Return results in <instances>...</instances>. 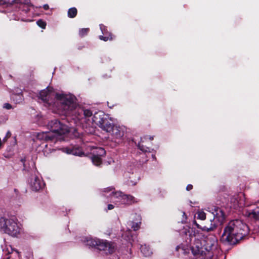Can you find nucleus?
<instances>
[{
  "mask_svg": "<svg viewBox=\"0 0 259 259\" xmlns=\"http://www.w3.org/2000/svg\"><path fill=\"white\" fill-rule=\"evenodd\" d=\"M192 188H193V186L192 185L189 184V185H187V186L186 187V190L187 191H190V190H192Z\"/></svg>",
  "mask_w": 259,
  "mask_h": 259,
  "instance_id": "nucleus-32",
  "label": "nucleus"
},
{
  "mask_svg": "<svg viewBox=\"0 0 259 259\" xmlns=\"http://www.w3.org/2000/svg\"><path fill=\"white\" fill-rule=\"evenodd\" d=\"M244 215L255 220H259V207H256L252 210H245Z\"/></svg>",
  "mask_w": 259,
  "mask_h": 259,
  "instance_id": "nucleus-14",
  "label": "nucleus"
},
{
  "mask_svg": "<svg viewBox=\"0 0 259 259\" xmlns=\"http://www.w3.org/2000/svg\"><path fill=\"white\" fill-rule=\"evenodd\" d=\"M92 119L95 124L106 132H111V129L114 126L112 122L111 118L103 112L95 113Z\"/></svg>",
  "mask_w": 259,
  "mask_h": 259,
  "instance_id": "nucleus-4",
  "label": "nucleus"
},
{
  "mask_svg": "<svg viewBox=\"0 0 259 259\" xmlns=\"http://www.w3.org/2000/svg\"><path fill=\"white\" fill-rule=\"evenodd\" d=\"M56 135L53 134L52 132H41L37 134V139L39 140H45L46 141H52L55 142V139Z\"/></svg>",
  "mask_w": 259,
  "mask_h": 259,
  "instance_id": "nucleus-12",
  "label": "nucleus"
},
{
  "mask_svg": "<svg viewBox=\"0 0 259 259\" xmlns=\"http://www.w3.org/2000/svg\"><path fill=\"white\" fill-rule=\"evenodd\" d=\"M145 137H146V141L148 140V139H149L150 140L152 141L153 140V137H151V136H145Z\"/></svg>",
  "mask_w": 259,
  "mask_h": 259,
  "instance_id": "nucleus-34",
  "label": "nucleus"
},
{
  "mask_svg": "<svg viewBox=\"0 0 259 259\" xmlns=\"http://www.w3.org/2000/svg\"><path fill=\"white\" fill-rule=\"evenodd\" d=\"M4 108L7 109H11L12 107L9 103H5L4 105Z\"/></svg>",
  "mask_w": 259,
  "mask_h": 259,
  "instance_id": "nucleus-29",
  "label": "nucleus"
},
{
  "mask_svg": "<svg viewBox=\"0 0 259 259\" xmlns=\"http://www.w3.org/2000/svg\"><path fill=\"white\" fill-rule=\"evenodd\" d=\"M7 137H5L4 139H3V141H6L7 140Z\"/></svg>",
  "mask_w": 259,
  "mask_h": 259,
  "instance_id": "nucleus-37",
  "label": "nucleus"
},
{
  "mask_svg": "<svg viewBox=\"0 0 259 259\" xmlns=\"http://www.w3.org/2000/svg\"><path fill=\"white\" fill-rule=\"evenodd\" d=\"M48 126L50 130L49 132H52L54 135H56L55 142L60 139L61 135L65 134L70 131L68 125L62 123L57 120L51 121L49 122Z\"/></svg>",
  "mask_w": 259,
  "mask_h": 259,
  "instance_id": "nucleus-6",
  "label": "nucleus"
},
{
  "mask_svg": "<svg viewBox=\"0 0 259 259\" xmlns=\"http://www.w3.org/2000/svg\"><path fill=\"white\" fill-rule=\"evenodd\" d=\"M188 232L189 233L190 240L191 241L193 237H196V231L193 229H190Z\"/></svg>",
  "mask_w": 259,
  "mask_h": 259,
  "instance_id": "nucleus-25",
  "label": "nucleus"
},
{
  "mask_svg": "<svg viewBox=\"0 0 259 259\" xmlns=\"http://www.w3.org/2000/svg\"><path fill=\"white\" fill-rule=\"evenodd\" d=\"M249 233L247 225L239 220L230 221L225 226L221 240L224 243L235 244Z\"/></svg>",
  "mask_w": 259,
  "mask_h": 259,
  "instance_id": "nucleus-1",
  "label": "nucleus"
},
{
  "mask_svg": "<svg viewBox=\"0 0 259 259\" xmlns=\"http://www.w3.org/2000/svg\"><path fill=\"white\" fill-rule=\"evenodd\" d=\"M93 114L91 110L89 109H82L78 108L75 111V115L76 118L80 121L81 122L85 121V120L92 116Z\"/></svg>",
  "mask_w": 259,
  "mask_h": 259,
  "instance_id": "nucleus-10",
  "label": "nucleus"
},
{
  "mask_svg": "<svg viewBox=\"0 0 259 259\" xmlns=\"http://www.w3.org/2000/svg\"><path fill=\"white\" fill-rule=\"evenodd\" d=\"M99 38L101 40H103L104 41H108V40H112V37L111 35H109V36H103L102 35H100L99 36Z\"/></svg>",
  "mask_w": 259,
  "mask_h": 259,
  "instance_id": "nucleus-27",
  "label": "nucleus"
},
{
  "mask_svg": "<svg viewBox=\"0 0 259 259\" xmlns=\"http://www.w3.org/2000/svg\"><path fill=\"white\" fill-rule=\"evenodd\" d=\"M14 98H18L21 101L22 100V95L20 94L15 95L13 98L14 100Z\"/></svg>",
  "mask_w": 259,
  "mask_h": 259,
  "instance_id": "nucleus-31",
  "label": "nucleus"
},
{
  "mask_svg": "<svg viewBox=\"0 0 259 259\" xmlns=\"http://www.w3.org/2000/svg\"><path fill=\"white\" fill-rule=\"evenodd\" d=\"M212 213L214 217V223L211 224L209 227L207 226H204L201 227L199 224H198L195 220L193 221L197 228L201 229L203 231H209L212 230L218 224H221L225 220V215L223 210L219 207H215L214 208L212 211Z\"/></svg>",
  "mask_w": 259,
  "mask_h": 259,
  "instance_id": "nucleus-7",
  "label": "nucleus"
},
{
  "mask_svg": "<svg viewBox=\"0 0 259 259\" xmlns=\"http://www.w3.org/2000/svg\"><path fill=\"white\" fill-rule=\"evenodd\" d=\"M217 246V239L213 235H209L206 237L203 243V247L207 252L215 249Z\"/></svg>",
  "mask_w": 259,
  "mask_h": 259,
  "instance_id": "nucleus-9",
  "label": "nucleus"
},
{
  "mask_svg": "<svg viewBox=\"0 0 259 259\" xmlns=\"http://www.w3.org/2000/svg\"><path fill=\"white\" fill-rule=\"evenodd\" d=\"M114 208V205H112V204H108V210H111L112 209H113Z\"/></svg>",
  "mask_w": 259,
  "mask_h": 259,
  "instance_id": "nucleus-33",
  "label": "nucleus"
},
{
  "mask_svg": "<svg viewBox=\"0 0 259 259\" xmlns=\"http://www.w3.org/2000/svg\"><path fill=\"white\" fill-rule=\"evenodd\" d=\"M124 194L121 191L112 192V197L116 202L121 203V198Z\"/></svg>",
  "mask_w": 259,
  "mask_h": 259,
  "instance_id": "nucleus-18",
  "label": "nucleus"
},
{
  "mask_svg": "<svg viewBox=\"0 0 259 259\" xmlns=\"http://www.w3.org/2000/svg\"><path fill=\"white\" fill-rule=\"evenodd\" d=\"M1 145H2V140H1V139L0 138V147L1 146Z\"/></svg>",
  "mask_w": 259,
  "mask_h": 259,
  "instance_id": "nucleus-38",
  "label": "nucleus"
},
{
  "mask_svg": "<svg viewBox=\"0 0 259 259\" xmlns=\"http://www.w3.org/2000/svg\"><path fill=\"white\" fill-rule=\"evenodd\" d=\"M63 151L67 154H71L78 156H81L82 154L81 151L79 148H63Z\"/></svg>",
  "mask_w": 259,
  "mask_h": 259,
  "instance_id": "nucleus-16",
  "label": "nucleus"
},
{
  "mask_svg": "<svg viewBox=\"0 0 259 259\" xmlns=\"http://www.w3.org/2000/svg\"><path fill=\"white\" fill-rule=\"evenodd\" d=\"M87 245L103 250L106 253H112L115 250L116 246L114 243L100 240L97 238H89L86 241Z\"/></svg>",
  "mask_w": 259,
  "mask_h": 259,
  "instance_id": "nucleus-3",
  "label": "nucleus"
},
{
  "mask_svg": "<svg viewBox=\"0 0 259 259\" xmlns=\"http://www.w3.org/2000/svg\"><path fill=\"white\" fill-rule=\"evenodd\" d=\"M136 202V199L134 196L130 195L124 194L121 198V203L130 205Z\"/></svg>",
  "mask_w": 259,
  "mask_h": 259,
  "instance_id": "nucleus-15",
  "label": "nucleus"
},
{
  "mask_svg": "<svg viewBox=\"0 0 259 259\" xmlns=\"http://www.w3.org/2000/svg\"><path fill=\"white\" fill-rule=\"evenodd\" d=\"M93 154L92 157L93 162L96 165H99L102 163L101 156L105 154V151L102 148H98L93 152Z\"/></svg>",
  "mask_w": 259,
  "mask_h": 259,
  "instance_id": "nucleus-11",
  "label": "nucleus"
},
{
  "mask_svg": "<svg viewBox=\"0 0 259 259\" xmlns=\"http://www.w3.org/2000/svg\"><path fill=\"white\" fill-rule=\"evenodd\" d=\"M77 13V11L75 8H71L68 10V16L71 18H74L76 16Z\"/></svg>",
  "mask_w": 259,
  "mask_h": 259,
  "instance_id": "nucleus-21",
  "label": "nucleus"
},
{
  "mask_svg": "<svg viewBox=\"0 0 259 259\" xmlns=\"http://www.w3.org/2000/svg\"><path fill=\"white\" fill-rule=\"evenodd\" d=\"M187 219V215H186V213L184 212H183V220L182 221V222L185 223L186 222Z\"/></svg>",
  "mask_w": 259,
  "mask_h": 259,
  "instance_id": "nucleus-30",
  "label": "nucleus"
},
{
  "mask_svg": "<svg viewBox=\"0 0 259 259\" xmlns=\"http://www.w3.org/2000/svg\"><path fill=\"white\" fill-rule=\"evenodd\" d=\"M55 96L59 99L64 105V109L67 110V112L71 111L74 107V104L70 98H68L64 95H59L55 94L52 88H47L42 90L39 93L40 98L45 102H48L51 99Z\"/></svg>",
  "mask_w": 259,
  "mask_h": 259,
  "instance_id": "nucleus-2",
  "label": "nucleus"
},
{
  "mask_svg": "<svg viewBox=\"0 0 259 259\" xmlns=\"http://www.w3.org/2000/svg\"><path fill=\"white\" fill-rule=\"evenodd\" d=\"M203 246L200 247L198 245H193L192 247V252L194 255H202L203 254Z\"/></svg>",
  "mask_w": 259,
  "mask_h": 259,
  "instance_id": "nucleus-17",
  "label": "nucleus"
},
{
  "mask_svg": "<svg viewBox=\"0 0 259 259\" xmlns=\"http://www.w3.org/2000/svg\"><path fill=\"white\" fill-rule=\"evenodd\" d=\"M10 136H11V134H10V133L9 132H8V133H7V134L6 137H10Z\"/></svg>",
  "mask_w": 259,
  "mask_h": 259,
  "instance_id": "nucleus-36",
  "label": "nucleus"
},
{
  "mask_svg": "<svg viewBox=\"0 0 259 259\" xmlns=\"http://www.w3.org/2000/svg\"><path fill=\"white\" fill-rule=\"evenodd\" d=\"M111 132V139L113 141L117 143H119L122 141L125 133L124 127L114 125Z\"/></svg>",
  "mask_w": 259,
  "mask_h": 259,
  "instance_id": "nucleus-8",
  "label": "nucleus"
},
{
  "mask_svg": "<svg viewBox=\"0 0 259 259\" xmlns=\"http://www.w3.org/2000/svg\"><path fill=\"white\" fill-rule=\"evenodd\" d=\"M146 137H143L138 145L139 148L141 151L145 152L149 151L150 150V148L144 145V143L146 142Z\"/></svg>",
  "mask_w": 259,
  "mask_h": 259,
  "instance_id": "nucleus-19",
  "label": "nucleus"
},
{
  "mask_svg": "<svg viewBox=\"0 0 259 259\" xmlns=\"http://www.w3.org/2000/svg\"><path fill=\"white\" fill-rule=\"evenodd\" d=\"M115 189L113 187H107L105 188L102 191V195H104L106 194L110 193V195L112 196V192H114Z\"/></svg>",
  "mask_w": 259,
  "mask_h": 259,
  "instance_id": "nucleus-22",
  "label": "nucleus"
},
{
  "mask_svg": "<svg viewBox=\"0 0 259 259\" xmlns=\"http://www.w3.org/2000/svg\"><path fill=\"white\" fill-rule=\"evenodd\" d=\"M16 3H19V0L15 1Z\"/></svg>",
  "mask_w": 259,
  "mask_h": 259,
  "instance_id": "nucleus-39",
  "label": "nucleus"
},
{
  "mask_svg": "<svg viewBox=\"0 0 259 259\" xmlns=\"http://www.w3.org/2000/svg\"><path fill=\"white\" fill-rule=\"evenodd\" d=\"M31 188L34 191H38L44 186V183L41 180L36 176H32L30 181Z\"/></svg>",
  "mask_w": 259,
  "mask_h": 259,
  "instance_id": "nucleus-13",
  "label": "nucleus"
},
{
  "mask_svg": "<svg viewBox=\"0 0 259 259\" xmlns=\"http://www.w3.org/2000/svg\"><path fill=\"white\" fill-rule=\"evenodd\" d=\"M0 227L5 233L12 236H16L20 232V229L17 223L12 219L1 218Z\"/></svg>",
  "mask_w": 259,
  "mask_h": 259,
  "instance_id": "nucleus-5",
  "label": "nucleus"
},
{
  "mask_svg": "<svg viewBox=\"0 0 259 259\" xmlns=\"http://www.w3.org/2000/svg\"><path fill=\"white\" fill-rule=\"evenodd\" d=\"M141 250L143 254L146 256H149L152 254L151 250L146 245H142L141 246Z\"/></svg>",
  "mask_w": 259,
  "mask_h": 259,
  "instance_id": "nucleus-20",
  "label": "nucleus"
},
{
  "mask_svg": "<svg viewBox=\"0 0 259 259\" xmlns=\"http://www.w3.org/2000/svg\"><path fill=\"white\" fill-rule=\"evenodd\" d=\"M45 10H48L49 9V5L46 4V5H44V6H43Z\"/></svg>",
  "mask_w": 259,
  "mask_h": 259,
  "instance_id": "nucleus-35",
  "label": "nucleus"
},
{
  "mask_svg": "<svg viewBox=\"0 0 259 259\" xmlns=\"http://www.w3.org/2000/svg\"><path fill=\"white\" fill-rule=\"evenodd\" d=\"M197 219L201 220H204L206 219V213L202 210H198L197 212Z\"/></svg>",
  "mask_w": 259,
  "mask_h": 259,
  "instance_id": "nucleus-23",
  "label": "nucleus"
},
{
  "mask_svg": "<svg viewBox=\"0 0 259 259\" xmlns=\"http://www.w3.org/2000/svg\"><path fill=\"white\" fill-rule=\"evenodd\" d=\"M89 28H82L79 30V35L81 37L87 35L88 32H89Z\"/></svg>",
  "mask_w": 259,
  "mask_h": 259,
  "instance_id": "nucleus-24",
  "label": "nucleus"
},
{
  "mask_svg": "<svg viewBox=\"0 0 259 259\" xmlns=\"http://www.w3.org/2000/svg\"><path fill=\"white\" fill-rule=\"evenodd\" d=\"M37 24L42 28H45L46 23L42 20H39L36 22Z\"/></svg>",
  "mask_w": 259,
  "mask_h": 259,
  "instance_id": "nucleus-26",
  "label": "nucleus"
},
{
  "mask_svg": "<svg viewBox=\"0 0 259 259\" xmlns=\"http://www.w3.org/2000/svg\"><path fill=\"white\" fill-rule=\"evenodd\" d=\"M131 224L132 228L134 231L137 230L140 227V225L138 223H135L134 222H132Z\"/></svg>",
  "mask_w": 259,
  "mask_h": 259,
  "instance_id": "nucleus-28",
  "label": "nucleus"
}]
</instances>
